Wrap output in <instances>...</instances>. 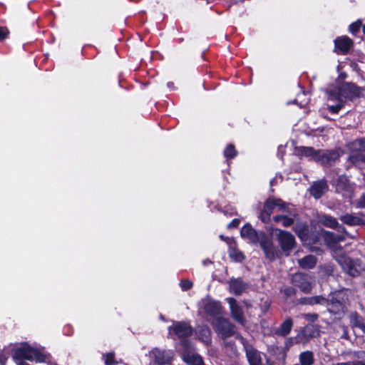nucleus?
Listing matches in <instances>:
<instances>
[{
	"mask_svg": "<svg viewBox=\"0 0 365 365\" xmlns=\"http://www.w3.org/2000/svg\"><path fill=\"white\" fill-rule=\"evenodd\" d=\"M241 236L250 243L259 242L267 258L272 259L275 257V250L272 242L267 239L262 232H257L250 225H246L241 229Z\"/></svg>",
	"mask_w": 365,
	"mask_h": 365,
	"instance_id": "f257e3e1",
	"label": "nucleus"
},
{
	"mask_svg": "<svg viewBox=\"0 0 365 365\" xmlns=\"http://www.w3.org/2000/svg\"><path fill=\"white\" fill-rule=\"evenodd\" d=\"M328 93L329 100L344 103L347 99L358 96L360 90L354 84L344 83L330 88Z\"/></svg>",
	"mask_w": 365,
	"mask_h": 365,
	"instance_id": "f03ea898",
	"label": "nucleus"
},
{
	"mask_svg": "<svg viewBox=\"0 0 365 365\" xmlns=\"http://www.w3.org/2000/svg\"><path fill=\"white\" fill-rule=\"evenodd\" d=\"M351 291L349 289H341L333 292L329 298L330 302L328 304L329 311L334 314L344 312Z\"/></svg>",
	"mask_w": 365,
	"mask_h": 365,
	"instance_id": "7ed1b4c3",
	"label": "nucleus"
},
{
	"mask_svg": "<svg viewBox=\"0 0 365 365\" xmlns=\"http://www.w3.org/2000/svg\"><path fill=\"white\" fill-rule=\"evenodd\" d=\"M14 357L18 359H26L38 363L48 361L47 355L29 345H23L18 348L15 351Z\"/></svg>",
	"mask_w": 365,
	"mask_h": 365,
	"instance_id": "20e7f679",
	"label": "nucleus"
},
{
	"mask_svg": "<svg viewBox=\"0 0 365 365\" xmlns=\"http://www.w3.org/2000/svg\"><path fill=\"white\" fill-rule=\"evenodd\" d=\"M337 260L342 269L352 277L358 276L364 269V266L358 260L354 261L346 257H341Z\"/></svg>",
	"mask_w": 365,
	"mask_h": 365,
	"instance_id": "39448f33",
	"label": "nucleus"
},
{
	"mask_svg": "<svg viewBox=\"0 0 365 365\" xmlns=\"http://www.w3.org/2000/svg\"><path fill=\"white\" fill-rule=\"evenodd\" d=\"M215 331L223 338L230 336L235 334L234 326L226 319H217L212 322Z\"/></svg>",
	"mask_w": 365,
	"mask_h": 365,
	"instance_id": "423d86ee",
	"label": "nucleus"
},
{
	"mask_svg": "<svg viewBox=\"0 0 365 365\" xmlns=\"http://www.w3.org/2000/svg\"><path fill=\"white\" fill-rule=\"evenodd\" d=\"M181 346L183 347L182 358L185 362L190 365H204L202 357L192 351L187 341H182Z\"/></svg>",
	"mask_w": 365,
	"mask_h": 365,
	"instance_id": "0eeeda50",
	"label": "nucleus"
},
{
	"mask_svg": "<svg viewBox=\"0 0 365 365\" xmlns=\"http://www.w3.org/2000/svg\"><path fill=\"white\" fill-rule=\"evenodd\" d=\"M299 150L302 155L309 157L321 163H329L331 158L328 153L324 151L315 150L311 147H302Z\"/></svg>",
	"mask_w": 365,
	"mask_h": 365,
	"instance_id": "6e6552de",
	"label": "nucleus"
},
{
	"mask_svg": "<svg viewBox=\"0 0 365 365\" xmlns=\"http://www.w3.org/2000/svg\"><path fill=\"white\" fill-rule=\"evenodd\" d=\"M292 282L295 286L299 287L305 293H309L312 289V278L302 273H297L292 277Z\"/></svg>",
	"mask_w": 365,
	"mask_h": 365,
	"instance_id": "1a4fd4ad",
	"label": "nucleus"
},
{
	"mask_svg": "<svg viewBox=\"0 0 365 365\" xmlns=\"http://www.w3.org/2000/svg\"><path fill=\"white\" fill-rule=\"evenodd\" d=\"M282 250L289 252L295 245L294 237L288 232L279 230L277 235Z\"/></svg>",
	"mask_w": 365,
	"mask_h": 365,
	"instance_id": "9d476101",
	"label": "nucleus"
},
{
	"mask_svg": "<svg viewBox=\"0 0 365 365\" xmlns=\"http://www.w3.org/2000/svg\"><path fill=\"white\" fill-rule=\"evenodd\" d=\"M352 163L359 168L365 167V140L359 143V148L349 157Z\"/></svg>",
	"mask_w": 365,
	"mask_h": 365,
	"instance_id": "9b49d317",
	"label": "nucleus"
},
{
	"mask_svg": "<svg viewBox=\"0 0 365 365\" xmlns=\"http://www.w3.org/2000/svg\"><path fill=\"white\" fill-rule=\"evenodd\" d=\"M169 334H175L178 338L188 336L192 334V328L183 322H178L169 328Z\"/></svg>",
	"mask_w": 365,
	"mask_h": 365,
	"instance_id": "f8f14e48",
	"label": "nucleus"
},
{
	"mask_svg": "<svg viewBox=\"0 0 365 365\" xmlns=\"http://www.w3.org/2000/svg\"><path fill=\"white\" fill-rule=\"evenodd\" d=\"M205 312L213 318L212 322H216L217 319H220L221 307L217 302L207 299L204 304Z\"/></svg>",
	"mask_w": 365,
	"mask_h": 365,
	"instance_id": "ddd939ff",
	"label": "nucleus"
},
{
	"mask_svg": "<svg viewBox=\"0 0 365 365\" xmlns=\"http://www.w3.org/2000/svg\"><path fill=\"white\" fill-rule=\"evenodd\" d=\"M227 301L230 305V312L232 317L239 323L245 324V317L241 307L237 304V301L232 297L227 298Z\"/></svg>",
	"mask_w": 365,
	"mask_h": 365,
	"instance_id": "4468645a",
	"label": "nucleus"
},
{
	"mask_svg": "<svg viewBox=\"0 0 365 365\" xmlns=\"http://www.w3.org/2000/svg\"><path fill=\"white\" fill-rule=\"evenodd\" d=\"M352 44V40L347 36L338 37L334 40L335 51L337 53H346Z\"/></svg>",
	"mask_w": 365,
	"mask_h": 365,
	"instance_id": "2eb2a0df",
	"label": "nucleus"
},
{
	"mask_svg": "<svg viewBox=\"0 0 365 365\" xmlns=\"http://www.w3.org/2000/svg\"><path fill=\"white\" fill-rule=\"evenodd\" d=\"M245 349L247 359L250 365H261L262 358L259 351L254 349L251 345L245 344Z\"/></svg>",
	"mask_w": 365,
	"mask_h": 365,
	"instance_id": "dca6fc26",
	"label": "nucleus"
},
{
	"mask_svg": "<svg viewBox=\"0 0 365 365\" xmlns=\"http://www.w3.org/2000/svg\"><path fill=\"white\" fill-rule=\"evenodd\" d=\"M327 188L326 182L321 180L313 184L310 188V192L315 198H319L327 190Z\"/></svg>",
	"mask_w": 365,
	"mask_h": 365,
	"instance_id": "f3484780",
	"label": "nucleus"
},
{
	"mask_svg": "<svg viewBox=\"0 0 365 365\" xmlns=\"http://www.w3.org/2000/svg\"><path fill=\"white\" fill-rule=\"evenodd\" d=\"M246 287V284L239 279H233L230 282V291L235 294H242Z\"/></svg>",
	"mask_w": 365,
	"mask_h": 365,
	"instance_id": "a211bd4d",
	"label": "nucleus"
},
{
	"mask_svg": "<svg viewBox=\"0 0 365 365\" xmlns=\"http://www.w3.org/2000/svg\"><path fill=\"white\" fill-rule=\"evenodd\" d=\"M349 320L353 329L359 328L365 334V323L360 315L356 312L351 313L349 315Z\"/></svg>",
	"mask_w": 365,
	"mask_h": 365,
	"instance_id": "6ab92c4d",
	"label": "nucleus"
},
{
	"mask_svg": "<svg viewBox=\"0 0 365 365\" xmlns=\"http://www.w3.org/2000/svg\"><path fill=\"white\" fill-rule=\"evenodd\" d=\"M299 361L302 365H313L314 362L313 352L306 351L300 353L299 355Z\"/></svg>",
	"mask_w": 365,
	"mask_h": 365,
	"instance_id": "aec40b11",
	"label": "nucleus"
},
{
	"mask_svg": "<svg viewBox=\"0 0 365 365\" xmlns=\"http://www.w3.org/2000/svg\"><path fill=\"white\" fill-rule=\"evenodd\" d=\"M317 263V259L313 255H308L299 260V265L304 269H312Z\"/></svg>",
	"mask_w": 365,
	"mask_h": 365,
	"instance_id": "412c9836",
	"label": "nucleus"
},
{
	"mask_svg": "<svg viewBox=\"0 0 365 365\" xmlns=\"http://www.w3.org/2000/svg\"><path fill=\"white\" fill-rule=\"evenodd\" d=\"M340 220L345 224L348 225H356L362 223V220L352 215H345L340 217Z\"/></svg>",
	"mask_w": 365,
	"mask_h": 365,
	"instance_id": "4be33fe9",
	"label": "nucleus"
},
{
	"mask_svg": "<svg viewBox=\"0 0 365 365\" xmlns=\"http://www.w3.org/2000/svg\"><path fill=\"white\" fill-rule=\"evenodd\" d=\"M293 326V322L291 319H287L281 325L280 328L278 330V334L282 336H287L291 331V329Z\"/></svg>",
	"mask_w": 365,
	"mask_h": 365,
	"instance_id": "5701e85b",
	"label": "nucleus"
},
{
	"mask_svg": "<svg viewBox=\"0 0 365 365\" xmlns=\"http://www.w3.org/2000/svg\"><path fill=\"white\" fill-rule=\"evenodd\" d=\"M197 334L199 339L204 343H209L210 341V331L207 327H202L197 330Z\"/></svg>",
	"mask_w": 365,
	"mask_h": 365,
	"instance_id": "b1692460",
	"label": "nucleus"
},
{
	"mask_svg": "<svg viewBox=\"0 0 365 365\" xmlns=\"http://www.w3.org/2000/svg\"><path fill=\"white\" fill-rule=\"evenodd\" d=\"M319 222L322 224H323L327 227H331V228H334L338 225V222H337L335 218H334L331 216H328V215L321 216L319 218Z\"/></svg>",
	"mask_w": 365,
	"mask_h": 365,
	"instance_id": "393cba45",
	"label": "nucleus"
},
{
	"mask_svg": "<svg viewBox=\"0 0 365 365\" xmlns=\"http://www.w3.org/2000/svg\"><path fill=\"white\" fill-rule=\"evenodd\" d=\"M276 222H280L284 227H289L294 223V219L286 215H277L274 217Z\"/></svg>",
	"mask_w": 365,
	"mask_h": 365,
	"instance_id": "a878e982",
	"label": "nucleus"
},
{
	"mask_svg": "<svg viewBox=\"0 0 365 365\" xmlns=\"http://www.w3.org/2000/svg\"><path fill=\"white\" fill-rule=\"evenodd\" d=\"M274 203H275L274 199H268L265 202L263 211L264 213H266V215H267V216H270L273 210L274 209V207H275Z\"/></svg>",
	"mask_w": 365,
	"mask_h": 365,
	"instance_id": "bb28decb",
	"label": "nucleus"
},
{
	"mask_svg": "<svg viewBox=\"0 0 365 365\" xmlns=\"http://www.w3.org/2000/svg\"><path fill=\"white\" fill-rule=\"evenodd\" d=\"M237 154L235 147L232 145H229L224 150V155L226 158H232Z\"/></svg>",
	"mask_w": 365,
	"mask_h": 365,
	"instance_id": "cd10ccee",
	"label": "nucleus"
},
{
	"mask_svg": "<svg viewBox=\"0 0 365 365\" xmlns=\"http://www.w3.org/2000/svg\"><path fill=\"white\" fill-rule=\"evenodd\" d=\"M105 364L106 365H116L117 361L115 359L114 353L110 352L104 356Z\"/></svg>",
	"mask_w": 365,
	"mask_h": 365,
	"instance_id": "c85d7f7f",
	"label": "nucleus"
},
{
	"mask_svg": "<svg viewBox=\"0 0 365 365\" xmlns=\"http://www.w3.org/2000/svg\"><path fill=\"white\" fill-rule=\"evenodd\" d=\"M230 256L235 259L236 261H242L244 259V256L242 253L238 250H231L230 252Z\"/></svg>",
	"mask_w": 365,
	"mask_h": 365,
	"instance_id": "c756f323",
	"label": "nucleus"
},
{
	"mask_svg": "<svg viewBox=\"0 0 365 365\" xmlns=\"http://www.w3.org/2000/svg\"><path fill=\"white\" fill-rule=\"evenodd\" d=\"M361 26V21L358 20L349 26V31L352 34L356 33Z\"/></svg>",
	"mask_w": 365,
	"mask_h": 365,
	"instance_id": "7c9ffc66",
	"label": "nucleus"
},
{
	"mask_svg": "<svg viewBox=\"0 0 365 365\" xmlns=\"http://www.w3.org/2000/svg\"><path fill=\"white\" fill-rule=\"evenodd\" d=\"M324 301H325V299L323 297L317 296V297L309 298L307 299V303L310 304H315L322 303V302H324Z\"/></svg>",
	"mask_w": 365,
	"mask_h": 365,
	"instance_id": "2f4dec72",
	"label": "nucleus"
},
{
	"mask_svg": "<svg viewBox=\"0 0 365 365\" xmlns=\"http://www.w3.org/2000/svg\"><path fill=\"white\" fill-rule=\"evenodd\" d=\"M294 230L296 232V233L298 235V236L303 239L306 235H307V227L305 225H302V228L300 230L298 229V227H295L294 228Z\"/></svg>",
	"mask_w": 365,
	"mask_h": 365,
	"instance_id": "473e14b6",
	"label": "nucleus"
},
{
	"mask_svg": "<svg viewBox=\"0 0 365 365\" xmlns=\"http://www.w3.org/2000/svg\"><path fill=\"white\" fill-rule=\"evenodd\" d=\"M343 107V103L339 102V104L336 106H329V110L332 113H337Z\"/></svg>",
	"mask_w": 365,
	"mask_h": 365,
	"instance_id": "72a5a7b5",
	"label": "nucleus"
},
{
	"mask_svg": "<svg viewBox=\"0 0 365 365\" xmlns=\"http://www.w3.org/2000/svg\"><path fill=\"white\" fill-rule=\"evenodd\" d=\"M192 286V282L189 280H183L180 283V287L182 290L186 291L190 289Z\"/></svg>",
	"mask_w": 365,
	"mask_h": 365,
	"instance_id": "f704fd0d",
	"label": "nucleus"
},
{
	"mask_svg": "<svg viewBox=\"0 0 365 365\" xmlns=\"http://www.w3.org/2000/svg\"><path fill=\"white\" fill-rule=\"evenodd\" d=\"M9 31L5 27L0 26V41L6 38Z\"/></svg>",
	"mask_w": 365,
	"mask_h": 365,
	"instance_id": "c9c22d12",
	"label": "nucleus"
},
{
	"mask_svg": "<svg viewBox=\"0 0 365 365\" xmlns=\"http://www.w3.org/2000/svg\"><path fill=\"white\" fill-rule=\"evenodd\" d=\"M275 207H278L279 210H282L285 208V203L279 199H274Z\"/></svg>",
	"mask_w": 365,
	"mask_h": 365,
	"instance_id": "e433bc0d",
	"label": "nucleus"
},
{
	"mask_svg": "<svg viewBox=\"0 0 365 365\" xmlns=\"http://www.w3.org/2000/svg\"><path fill=\"white\" fill-rule=\"evenodd\" d=\"M359 358L361 359V361H354V365H365V352L361 353Z\"/></svg>",
	"mask_w": 365,
	"mask_h": 365,
	"instance_id": "4c0bfd02",
	"label": "nucleus"
},
{
	"mask_svg": "<svg viewBox=\"0 0 365 365\" xmlns=\"http://www.w3.org/2000/svg\"><path fill=\"white\" fill-rule=\"evenodd\" d=\"M358 205L360 207H365V196H363L358 202Z\"/></svg>",
	"mask_w": 365,
	"mask_h": 365,
	"instance_id": "58836bf2",
	"label": "nucleus"
},
{
	"mask_svg": "<svg viewBox=\"0 0 365 365\" xmlns=\"http://www.w3.org/2000/svg\"><path fill=\"white\" fill-rule=\"evenodd\" d=\"M261 218L263 222H266L269 221V216H267V215H266V213H264V211H262Z\"/></svg>",
	"mask_w": 365,
	"mask_h": 365,
	"instance_id": "ea45409f",
	"label": "nucleus"
},
{
	"mask_svg": "<svg viewBox=\"0 0 365 365\" xmlns=\"http://www.w3.org/2000/svg\"><path fill=\"white\" fill-rule=\"evenodd\" d=\"M292 344V338H289L287 339L286 341V348L287 349H289Z\"/></svg>",
	"mask_w": 365,
	"mask_h": 365,
	"instance_id": "a19ab883",
	"label": "nucleus"
},
{
	"mask_svg": "<svg viewBox=\"0 0 365 365\" xmlns=\"http://www.w3.org/2000/svg\"><path fill=\"white\" fill-rule=\"evenodd\" d=\"M238 224H239L238 220H233L232 221V222L229 225V227H231V226L236 227L238 225Z\"/></svg>",
	"mask_w": 365,
	"mask_h": 365,
	"instance_id": "79ce46f5",
	"label": "nucleus"
},
{
	"mask_svg": "<svg viewBox=\"0 0 365 365\" xmlns=\"http://www.w3.org/2000/svg\"><path fill=\"white\" fill-rule=\"evenodd\" d=\"M306 317H307L308 319H311V320H314V319L317 318V316H316V315H314V314H312V315H311V314H307V315H306Z\"/></svg>",
	"mask_w": 365,
	"mask_h": 365,
	"instance_id": "37998d69",
	"label": "nucleus"
},
{
	"mask_svg": "<svg viewBox=\"0 0 365 365\" xmlns=\"http://www.w3.org/2000/svg\"><path fill=\"white\" fill-rule=\"evenodd\" d=\"M337 365H354V361H349V362H346V363H340V364H338Z\"/></svg>",
	"mask_w": 365,
	"mask_h": 365,
	"instance_id": "c03bdc74",
	"label": "nucleus"
},
{
	"mask_svg": "<svg viewBox=\"0 0 365 365\" xmlns=\"http://www.w3.org/2000/svg\"><path fill=\"white\" fill-rule=\"evenodd\" d=\"M294 292V289L290 288V289H287V294H290L291 293H292Z\"/></svg>",
	"mask_w": 365,
	"mask_h": 365,
	"instance_id": "a18cd8bd",
	"label": "nucleus"
},
{
	"mask_svg": "<svg viewBox=\"0 0 365 365\" xmlns=\"http://www.w3.org/2000/svg\"><path fill=\"white\" fill-rule=\"evenodd\" d=\"M19 365H29V364H26L25 362H21V363L19 364Z\"/></svg>",
	"mask_w": 365,
	"mask_h": 365,
	"instance_id": "49530a36",
	"label": "nucleus"
},
{
	"mask_svg": "<svg viewBox=\"0 0 365 365\" xmlns=\"http://www.w3.org/2000/svg\"><path fill=\"white\" fill-rule=\"evenodd\" d=\"M210 262H211L210 261H204V262H203V264H204L205 265H206L207 263H210Z\"/></svg>",
	"mask_w": 365,
	"mask_h": 365,
	"instance_id": "de8ad7c7",
	"label": "nucleus"
},
{
	"mask_svg": "<svg viewBox=\"0 0 365 365\" xmlns=\"http://www.w3.org/2000/svg\"><path fill=\"white\" fill-rule=\"evenodd\" d=\"M362 29H363V32H364V34H365V24L363 26V28H362Z\"/></svg>",
	"mask_w": 365,
	"mask_h": 365,
	"instance_id": "09e8293b",
	"label": "nucleus"
},
{
	"mask_svg": "<svg viewBox=\"0 0 365 365\" xmlns=\"http://www.w3.org/2000/svg\"><path fill=\"white\" fill-rule=\"evenodd\" d=\"M172 84H173L172 83H168V86H169V87H172Z\"/></svg>",
	"mask_w": 365,
	"mask_h": 365,
	"instance_id": "8fccbe9b",
	"label": "nucleus"
},
{
	"mask_svg": "<svg viewBox=\"0 0 365 365\" xmlns=\"http://www.w3.org/2000/svg\"><path fill=\"white\" fill-rule=\"evenodd\" d=\"M172 84H173L172 83H168V86H169V87H172Z\"/></svg>",
	"mask_w": 365,
	"mask_h": 365,
	"instance_id": "3c124183",
	"label": "nucleus"
},
{
	"mask_svg": "<svg viewBox=\"0 0 365 365\" xmlns=\"http://www.w3.org/2000/svg\"><path fill=\"white\" fill-rule=\"evenodd\" d=\"M220 238H221L222 240H225L222 235H221V236H220Z\"/></svg>",
	"mask_w": 365,
	"mask_h": 365,
	"instance_id": "603ef678",
	"label": "nucleus"
}]
</instances>
